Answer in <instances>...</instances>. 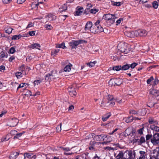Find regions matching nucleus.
I'll list each match as a JSON object with an SVG mask.
<instances>
[{
    "instance_id": "nucleus-47",
    "label": "nucleus",
    "mask_w": 159,
    "mask_h": 159,
    "mask_svg": "<svg viewBox=\"0 0 159 159\" xmlns=\"http://www.w3.org/2000/svg\"><path fill=\"white\" fill-rule=\"evenodd\" d=\"M99 11L98 9H96V8H93L92 9H91L90 10V13L93 14H95L98 11Z\"/></svg>"
},
{
    "instance_id": "nucleus-35",
    "label": "nucleus",
    "mask_w": 159,
    "mask_h": 159,
    "mask_svg": "<svg viewBox=\"0 0 159 159\" xmlns=\"http://www.w3.org/2000/svg\"><path fill=\"white\" fill-rule=\"evenodd\" d=\"M111 116L110 113H107L106 115H104L102 117V119L103 121H106Z\"/></svg>"
},
{
    "instance_id": "nucleus-2",
    "label": "nucleus",
    "mask_w": 159,
    "mask_h": 159,
    "mask_svg": "<svg viewBox=\"0 0 159 159\" xmlns=\"http://www.w3.org/2000/svg\"><path fill=\"white\" fill-rule=\"evenodd\" d=\"M135 155L134 152L128 150L123 151V159H135Z\"/></svg>"
},
{
    "instance_id": "nucleus-59",
    "label": "nucleus",
    "mask_w": 159,
    "mask_h": 159,
    "mask_svg": "<svg viewBox=\"0 0 159 159\" xmlns=\"http://www.w3.org/2000/svg\"><path fill=\"white\" fill-rule=\"evenodd\" d=\"M35 31H31L29 32V34L30 36H33L35 35Z\"/></svg>"
},
{
    "instance_id": "nucleus-62",
    "label": "nucleus",
    "mask_w": 159,
    "mask_h": 159,
    "mask_svg": "<svg viewBox=\"0 0 159 159\" xmlns=\"http://www.w3.org/2000/svg\"><path fill=\"white\" fill-rule=\"evenodd\" d=\"M137 64L135 63H133L130 65V67L131 68H134L136 66H137Z\"/></svg>"
},
{
    "instance_id": "nucleus-46",
    "label": "nucleus",
    "mask_w": 159,
    "mask_h": 159,
    "mask_svg": "<svg viewBox=\"0 0 159 159\" xmlns=\"http://www.w3.org/2000/svg\"><path fill=\"white\" fill-rule=\"evenodd\" d=\"M5 56V52L2 50L0 48V57L1 58L4 57Z\"/></svg>"
},
{
    "instance_id": "nucleus-18",
    "label": "nucleus",
    "mask_w": 159,
    "mask_h": 159,
    "mask_svg": "<svg viewBox=\"0 0 159 159\" xmlns=\"http://www.w3.org/2000/svg\"><path fill=\"white\" fill-rule=\"evenodd\" d=\"M139 152L140 155L137 159H145L146 155V152L143 151H140Z\"/></svg>"
},
{
    "instance_id": "nucleus-5",
    "label": "nucleus",
    "mask_w": 159,
    "mask_h": 159,
    "mask_svg": "<svg viewBox=\"0 0 159 159\" xmlns=\"http://www.w3.org/2000/svg\"><path fill=\"white\" fill-rule=\"evenodd\" d=\"M151 142L153 145H157L159 143V133H156L151 139Z\"/></svg>"
},
{
    "instance_id": "nucleus-53",
    "label": "nucleus",
    "mask_w": 159,
    "mask_h": 159,
    "mask_svg": "<svg viewBox=\"0 0 159 159\" xmlns=\"http://www.w3.org/2000/svg\"><path fill=\"white\" fill-rule=\"evenodd\" d=\"M41 82V81L40 80H35L34 81V86H35L36 85H38L39 84H40Z\"/></svg>"
},
{
    "instance_id": "nucleus-15",
    "label": "nucleus",
    "mask_w": 159,
    "mask_h": 159,
    "mask_svg": "<svg viewBox=\"0 0 159 159\" xmlns=\"http://www.w3.org/2000/svg\"><path fill=\"white\" fill-rule=\"evenodd\" d=\"M92 27V23L91 22H88L85 25V30L87 31V32H91V28Z\"/></svg>"
},
{
    "instance_id": "nucleus-43",
    "label": "nucleus",
    "mask_w": 159,
    "mask_h": 159,
    "mask_svg": "<svg viewBox=\"0 0 159 159\" xmlns=\"http://www.w3.org/2000/svg\"><path fill=\"white\" fill-rule=\"evenodd\" d=\"M112 4L113 6H119L123 4L122 2H112Z\"/></svg>"
},
{
    "instance_id": "nucleus-36",
    "label": "nucleus",
    "mask_w": 159,
    "mask_h": 159,
    "mask_svg": "<svg viewBox=\"0 0 159 159\" xmlns=\"http://www.w3.org/2000/svg\"><path fill=\"white\" fill-rule=\"evenodd\" d=\"M129 112L131 114H137L138 115H143L144 114V113H140V112L138 111V112L137 111H135L134 110H131Z\"/></svg>"
},
{
    "instance_id": "nucleus-45",
    "label": "nucleus",
    "mask_w": 159,
    "mask_h": 159,
    "mask_svg": "<svg viewBox=\"0 0 159 159\" xmlns=\"http://www.w3.org/2000/svg\"><path fill=\"white\" fill-rule=\"evenodd\" d=\"M24 134L23 132L20 133H17L15 136L14 137V139H19Z\"/></svg>"
},
{
    "instance_id": "nucleus-34",
    "label": "nucleus",
    "mask_w": 159,
    "mask_h": 159,
    "mask_svg": "<svg viewBox=\"0 0 159 159\" xmlns=\"http://www.w3.org/2000/svg\"><path fill=\"white\" fill-rule=\"evenodd\" d=\"M112 69L114 70H116V71L121 70V66L120 65L116 66L113 67Z\"/></svg>"
},
{
    "instance_id": "nucleus-51",
    "label": "nucleus",
    "mask_w": 159,
    "mask_h": 159,
    "mask_svg": "<svg viewBox=\"0 0 159 159\" xmlns=\"http://www.w3.org/2000/svg\"><path fill=\"white\" fill-rule=\"evenodd\" d=\"M62 124L61 123L60 124V126H58L56 128V131L57 132H59L61 131V127Z\"/></svg>"
},
{
    "instance_id": "nucleus-56",
    "label": "nucleus",
    "mask_w": 159,
    "mask_h": 159,
    "mask_svg": "<svg viewBox=\"0 0 159 159\" xmlns=\"http://www.w3.org/2000/svg\"><path fill=\"white\" fill-rule=\"evenodd\" d=\"M154 80L152 76H151L149 79H148L147 80V83L148 84L151 83V82Z\"/></svg>"
},
{
    "instance_id": "nucleus-52",
    "label": "nucleus",
    "mask_w": 159,
    "mask_h": 159,
    "mask_svg": "<svg viewBox=\"0 0 159 159\" xmlns=\"http://www.w3.org/2000/svg\"><path fill=\"white\" fill-rule=\"evenodd\" d=\"M153 7L155 8H157L158 7V4L157 2L156 1L152 3Z\"/></svg>"
},
{
    "instance_id": "nucleus-49",
    "label": "nucleus",
    "mask_w": 159,
    "mask_h": 159,
    "mask_svg": "<svg viewBox=\"0 0 159 159\" xmlns=\"http://www.w3.org/2000/svg\"><path fill=\"white\" fill-rule=\"evenodd\" d=\"M39 5V3L36 2H33L31 5V7L33 8H35L38 7V6Z\"/></svg>"
},
{
    "instance_id": "nucleus-20",
    "label": "nucleus",
    "mask_w": 159,
    "mask_h": 159,
    "mask_svg": "<svg viewBox=\"0 0 159 159\" xmlns=\"http://www.w3.org/2000/svg\"><path fill=\"white\" fill-rule=\"evenodd\" d=\"M159 93V91H158L157 90L153 89H151L150 90V94L155 96H157Z\"/></svg>"
},
{
    "instance_id": "nucleus-33",
    "label": "nucleus",
    "mask_w": 159,
    "mask_h": 159,
    "mask_svg": "<svg viewBox=\"0 0 159 159\" xmlns=\"http://www.w3.org/2000/svg\"><path fill=\"white\" fill-rule=\"evenodd\" d=\"M130 67L129 64H125L121 66V70H128Z\"/></svg>"
},
{
    "instance_id": "nucleus-22",
    "label": "nucleus",
    "mask_w": 159,
    "mask_h": 159,
    "mask_svg": "<svg viewBox=\"0 0 159 159\" xmlns=\"http://www.w3.org/2000/svg\"><path fill=\"white\" fill-rule=\"evenodd\" d=\"M83 11V8L82 7L78 8L76 11V14L77 16H79L82 14Z\"/></svg>"
},
{
    "instance_id": "nucleus-58",
    "label": "nucleus",
    "mask_w": 159,
    "mask_h": 159,
    "mask_svg": "<svg viewBox=\"0 0 159 159\" xmlns=\"http://www.w3.org/2000/svg\"><path fill=\"white\" fill-rule=\"evenodd\" d=\"M26 84L25 83H22L19 85V86L17 88V90H18L19 89L21 88H22L25 86V85Z\"/></svg>"
},
{
    "instance_id": "nucleus-9",
    "label": "nucleus",
    "mask_w": 159,
    "mask_h": 159,
    "mask_svg": "<svg viewBox=\"0 0 159 159\" xmlns=\"http://www.w3.org/2000/svg\"><path fill=\"white\" fill-rule=\"evenodd\" d=\"M19 120L16 118H12L9 120V123L7 125L10 127H14L16 125L19 123Z\"/></svg>"
},
{
    "instance_id": "nucleus-26",
    "label": "nucleus",
    "mask_w": 159,
    "mask_h": 159,
    "mask_svg": "<svg viewBox=\"0 0 159 159\" xmlns=\"http://www.w3.org/2000/svg\"><path fill=\"white\" fill-rule=\"evenodd\" d=\"M131 134V131L129 129H127L125 131V132L123 133V134L125 137L127 136L130 135Z\"/></svg>"
},
{
    "instance_id": "nucleus-64",
    "label": "nucleus",
    "mask_w": 159,
    "mask_h": 159,
    "mask_svg": "<svg viewBox=\"0 0 159 159\" xmlns=\"http://www.w3.org/2000/svg\"><path fill=\"white\" fill-rule=\"evenodd\" d=\"M5 70V67L4 66L2 65L0 66V71H2Z\"/></svg>"
},
{
    "instance_id": "nucleus-19",
    "label": "nucleus",
    "mask_w": 159,
    "mask_h": 159,
    "mask_svg": "<svg viewBox=\"0 0 159 159\" xmlns=\"http://www.w3.org/2000/svg\"><path fill=\"white\" fill-rule=\"evenodd\" d=\"M148 122L150 125H157L158 124V122L155 120L153 118H149L148 120Z\"/></svg>"
},
{
    "instance_id": "nucleus-4",
    "label": "nucleus",
    "mask_w": 159,
    "mask_h": 159,
    "mask_svg": "<svg viewBox=\"0 0 159 159\" xmlns=\"http://www.w3.org/2000/svg\"><path fill=\"white\" fill-rule=\"evenodd\" d=\"M58 77L57 72L56 70L52 71L50 73L46 75L45 80L49 81L53 80Z\"/></svg>"
},
{
    "instance_id": "nucleus-61",
    "label": "nucleus",
    "mask_w": 159,
    "mask_h": 159,
    "mask_svg": "<svg viewBox=\"0 0 159 159\" xmlns=\"http://www.w3.org/2000/svg\"><path fill=\"white\" fill-rule=\"evenodd\" d=\"M152 138V135L151 134H148L146 135V139L147 140H149Z\"/></svg>"
},
{
    "instance_id": "nucleus-48",
    "label": "nucleus",
    "mask_w": 159,
    "mask_h": 159,
    "mask_svg": "<svg viewBox=\"0 0 159 159\" xmlns=\"http://www.w3.org/2000/svg\"><path fill=\"white\" fill-rule=\"evenodd\" d=\"M133 142L134 143H137L139 145L141 144L140 142V139L137 138H135L133 139Z\"/></svg>"
},
{
    "instance_id": "nucleus-12",
    "label": "nucleus",
    "mask_w": 159,
    "mask_h": 159,
    "mask_svg": "<svg viewBox=\"0 0 159 159\" xmlns=\"http://www.w3.org/2000/svg\"><path fill=\"white\" fill-rule=\"evenodd\" d=\"M137 36H145L147 34V32L145 30L142 29L136 30Z\"/></svg>"
},
{
    "instance_id": "nucleus-27",
    "label": "nucleus",
    "mask_w": 159,
    "mask_h": 159,
    "mask_svg": "<svg viewBox=\"0 0 159 159\" xmlns=\"http://www.w3.org/2000/svg\"><path fill=\"white\" fill-rule=\"evenodd\" d=\"M133 120V117L132 116H130L127 118H125L123 119V120L127 123L131 122Z\"/></svg>"
},
{
    "instance_id": "nucleus-16",
    "label": "nucleus",
    "mask_w": 159,
    "mask_h": 159,
    "mask_svg": "<svg viewBox=\"0 0 159 159\" xmlns=\"http://www.w3.org/2000/svg\"><path fill=\"white\" fill-rule=\"evenodd\" d=\"M105 135L102 134L99 135H96L95 139V140L98 141L105 142Z\"/></svg>"
},
{
    "instance_id": "nucleus-50",
    "label": "nucleus",
    "mask_w": 159,
    "mask_h": 159,
    "mask_svg": "<svg viewBox=\"0 0 159 159\" xmlns=\"http://www.w3.org/2000/svg\"><path fill=\"white\" fill-rule=\"evenodd\" d=\"M16 52L15 48L13 47H11L9 50V52L11 54H13Z\"/></svg>"
},
{
    "instance_id": "nucleus-1",
    "label": "nucleus",
    "mask_w": 159,
    "mask_h": 159,
    "mask_svg": "<svg viewBox=\"0 0 159 159\" xmlns=\"http://www.w3.org/2000/svg\"><path fill=\"white\" fill-rule=\"evenodd\" d=\"M129 47V45L125 43H120L117 46L118 49L125 54L128 53L130 51Z\"/></svg>"
},
{
    "instance_id": "nucleus-37",
    "label": "nucleus",
    "mask_w": 159,
    "mask_h": 159,
    "mask_svg": "<svg viewBox=\"0 0 159 159\" xmlns=\"http://www.w3.org/2000/svg\"><path fill=\"white\" fill-rule=\"evenodd\" d=\"M22 74H24V71H22L21 72H18L16 73V76L18 78H20L22 76Z\"/></svg>"
},
{
    "instance_id": "nucleus-44",
    "label": "nucleus",
    "mask_w": 159,
    "mask_h": 159,
    "mask_svg": "<svg viewBox=\"0 0 159 159\" xmlns=\"http://www.w3.org/2000/svg\"><path fill=\"white\" fill-rule=\"evenodd\" d=\"M96 63L97 61H94L93 62H91L89 63H87V65L89 67H92L94 66Z\"/></svg>"
},
{
    "instance_id": "nucleus-42",
    "label": "nucleus",
    "mask_w": 159,
    "mask_h": 159,
    "mask_svg": "<svg viewBox=\"0 0 159 159\" xmlns=\"http://www.w3.org/2000/svg\"><path fill=\"white\" fill-rule=\"evenodd\" d=\"M28 93L30 96L32 95L34 96L37 95H39L40 94V92L39 91L35 93H33V94H32V93L30 91H29L28 92Z\"/></svg>"
},
{
    "instance_id": "nucleus-6",
    "label": "nucleus",
    "mask_w": 159,
    "mask_h": 159,
    "mask_svg": "<svg viewBox=\"0 0 159 159\" xmlns=\"http://www.w3.org/2000/svg\"><path fill=\"white\" fill-rule=\"evenodd\" d=\"M83 42H86V41L82 40H79L77 41H73L70 42L69 43V45L71 47L72 49L76 48V47L80 44L83 43Z\"/></svg>"
},
{
    "instance_id": "nucleus-57",
    "label": "nucleus",
    "mask_w": 159,
    "mask_h": 159,
    "mask_svg": "<svg viewBox=\"0 0 159 159\" xmlns=\"http://www.w3.org/2000/svg\"><path fill=\"white\" fill-rule=\"evenodd\" d=\"M143 130H144V128L143 127L141 128L138 131V133L140 134H143Z\"/></svg>"
},
{
    "instance_id": "nucleus-29",
    "label": "nucleus",
    "mask_w": 159,
    "mask_h": 159,
    "mask_svg": "<svg viewBox=\"0 0 159 159\" xmlns=\"http://www.w3.org/2000/svg\"><path fill=\"white\" fill-rule=\"evenodd\" d=\"M32 155V154L30 153H25L24 154V158L26 159L27 158L28 159H30L31 158V156Z\"/></svg>"
},
{
    "instance_id": "nucleus-10",
    "label": "nucleus",
    "mask_w": 159,
    "mask_h": 159,
    "mask_svg": "<svg viewBox=\"0 0 159 159\" xmlns=\"http://www.w3.org/2000/svg\"><path fill=\"white\" fill-rule=\"evenodd\" d=\"M113 98L112 97H111V98L110 99V101H108L107 103H109V104L108 105H107L105 103V102L102 101L101 103V105L100 106L101 107H108L109 106H112L114 105L115 103V102L114 101V100H113Z\"/></svg>"
},
{
    "instance_id": "nucleus-54",
    "label": "nucleus",
    "mask_w": 159,
    "mask_h": 159,
    "mask_svg": "<svg viewBox=\"0 0 159 159\" xmlns=\"http://www.w3.org/2000/svg\"><path fill=\"white\" fill-rule=\"evenodd\" d=\"M140 144L144 143L145 142V140L144 137H141L140 139Z\"/></svg>"
},
{
    "instance_id": "nucleus-31",
    "label": "nucleus",
    "mask_w": 159,
    "mask_h": 159,
    "mask_svg": "<svg viewBox=\"0 0 159 159\" xmlns=\"http://www.w3.org/2000/svg\"><path fill=\"white\" fill-rule=\"evenodd\" d=\"M10 138V134H7L6 136L3 137L1 140L2 142L8 140Z\"/></svg>"
},
{
    "instance_id": "nucleus-38",
    "label": "nucleus",
    "mask_w": 159,
    "mask_h": 159,
    "mask_svg": "<svg viewBox=\"0 0 159 159\" xmlns=\"http://www.w3.org/2000/svg\"><path fill=\"white\" fill-rule=\"evenodd\" d=\"M56 47L57 48H61L63 49H65L66 48L65 46V43H62L60 44H57L56 45Z\"/></svg>"
},
{
    "instance_id": "nucleus-41",
    "label": "nucleus",
    "mask_w": 159,
    "mask_h": 159,
    "mask_svg": "<svg viewBox=\"0 0 159 159\" xmlns=\"http://www.w3.org/2000/svg\"><path fill=\"white\" fill-rule=\"evenodd\" d=\"M115 80L116 86L120 85L121 84L122 82V80H121L120 79H115Z\"/></svg>"
},
{
    "instance_id": "nucleus-17",
    "label": "nucleus",
    "mask_w": 159,
    "mask_h": 159,
    "mask_svg": "<svg viewBox=\"0 0 159 159\" xmlns=\"http://www.w3.org/2000/svg\"><path fill=\"white\" fill-rule=\"evenodd\" d=\"M40 44L39 43H37L32 44L30 46V48L33 49L36 48L38 49L39 50H40Z\"/></svg>"
},
{
    "instance_id": "nucleus-14",
    "label": "nucleus",
    "mask_w": 159,
    "mask_h": 159,
    "mask_svg": "<svg viewBox=\"0 0 159 159\" xmlns=\"http://www.w3.org/2000/svg\"><path fill=\"white\" fill-rule=\"evenodd\" d=\"M45 16L46 20L49 21L55 20L56 18V16L51 13L48 14Z\"/></svg>"
},
{
    "instance_id": "nucleus-32",
    "label": "nucleus",
    "mask_w": 159,
    "mask_h": 159,
    "mask_svg": "<svg viewBox=\"0 0 159 159\" xmlns=\"http://www.w3.org/2000/svg\"><path fill=\"white\" fill-rule=\"evenodd\" d=\"M116 159H123V151H120L119 153L116 157Z\"/></svg>"
},
{
    "instance_id": "nucleus-7",
    "label": "nucleus",
    "mask_w": 159,
    "mask_h": 159,
    "mask_svg": "<svg viewBox=\"0 0 159 159\" xmlns=\"http://www.w3.org/2000/svg\"><path fill=\"white\" fill-rule=\"evenodd\" d=\"M103 31V29L101 25L99 26H93L91 28V32L93 33H97Z\"/></svg>"
},
{
    "instance_id": "nucleus-24",
    "label": "nucleus",
    "mask_w": 159,
    "mask_h": 159,
    "mask_svg": "<svg viewBox=\"0 0 159 159\" xmlns=\"http://www.w3.org/2000/svg\"><path fill=\"white\" fill-rule=\"evenodd\" d=\"M67 9V5L66 4H64L62 5L61 7L59 8V11L61 12L66 10Z\"/></svg>"
},
{
    "instance_id": "nucleus-60",
    "label": "nucleus",
    "mask_w": 159,
    "mask_h": 159,
    "mask_svg": "<svg viewBox=\"0 0 159 159\" xmlns=\"http://www.w3.org/2000/svg\"><path fill=\"white\" fill-rule=\"evenodd\" d=\"M59 51V50H55L53 52H52V55L53 56H55Z\"/></svg>"
},
{
    "instance_id": "nucleus-30",
    "label": "nucleus",
    "mask_w": 159,
    "mask_h": 159,
    "mask_svg": "<svg viewBox=\"0 0 159 159\" xmlns=\"http://www.w3.org/2000/svg\"><path fill=\"white\" fill-rule=\"evenodd\" d=\"M109 84L111 86H116L115 79L110 80L109 82Z\"/></svg>"
},
{
    "instance_id": "nucleus-55",
    "label": "nucleus",
    "mask_w": 159,
    "mask_h": 159,
    "mask_svg": "<svg viewBox=\"0 0 159 159\" xmlns=\"http://www.w3.org/2000/svg\"><path fill=\"white\" fill-rule=\"evenodd\" d=\"M16 134L17 131L14 130H11L10 133V134L12 135L15 136Z\"/></svg>"
},
{
    "instance_id": "nucleus-40",
    "label": "nucleus",
    "mask_w": 159,
    "mask_h": 159,
    "mask_svg": "<svg viewBox=\"0 0 159 159\" xmlns=\"http://www.w3.org/2000/svg\"><path fill=\"white\" fill-rule=\"evenodd\" d=\"M5 31L6 33L10 34H11L13 30V29L11 28H6L5 29Z\"/></svg>"
},
{
    "instance_id": "nucleus-63",
    "label": "nucleus",
    "mask_w": 159,
    "mask_h": 159,
    "mask_svg": "<svg viewBox=\"0 0 159 159\" xmlns=\"http://www.w3.org/2000/svg\"><path fill=\"white\" fill-rule=\"evenodd\" d=\"M62 149L66 152L69 151L70 150V149L68 148H62Z\"/></svg>"
},
{
    "instance_id": "nucleus-23",
    "label": "nucleus",
    "mask_w": 159,
    "mask_h": 159,
    "mask_svg": "<svg viewBox=\"0 0 159 159\" xmlns=\"http://www.w3.org/2000/svg\"><path fill=\"white\" fill-rule=\"evenodd\" d=\"M150 128L152 130L159 132V127L157 126H156L155 125H151L150 126Z\"/></svg>"
},
{
    "instance_id": "nucleus-11",
    "label": "nucleus",
    "mask_w": 159,
    "mask_h": 159,
    "mask_svg": "<svg viewBox=\"0 0 159 159\" xmlns=\"http://www.w3.org/2000/svg\"><path fill=\"white\" fill-rule=\"evenodd\" d=\"M69 93L70 95L72 97L75 96L77 93L75 90V87L73 86H71L68 89Z\"/></svg>"
},
{
    "instance_id": "nucleus-3",
    "label": "nucleus",
    "mask_w": 159,
    "mask_h": 159,
    "mask_svg": "<svg viewBox=\"0 0 159 159\" xmlns=\"http://www.w3.org/2000/svg\"><path fill=\"white\" fill-rule=\"evenodd\" d=\"M116 18L115 16L110 14L104 15L103 16V18L106 20V22L109 25L113 24L115 22V19Z\"/></svg>"
},
{
    "instance_id": "nucleus-28",
    "label": "nucleus",
    "mask_w": 159,
    "mask_h": 159,
    "mask_svg": "<svg viewBox=\"0 0 159 159\" xmlns=\"http://www.w3.org/2000/svg\"><path fill=\"white\" fill-rule=\"evenodd\" d=\"M72 65L70 64L68 65H66L64 68V71L65 72H69L71 70V66Z\"/></svg>"
},
{
    "instance_id": "nucleus-13",
    "label": "nucleus",
    "mask_w": 159,
    "mask_h": 159,
    "mask_svg": "<svg viewBox=\"0 0 159 159\" xmlns=\"http://www.w3.org/2000/svg\"><path fill=\"white\" fill-rule=\"evenodd\" d=\"M136 30L129 31L125 33V35L130 38H134L137 36Z\"/></svg>"
},
{
    "instance_id": "nucleus-21",
    "label": "nucleus",
    "mask_w": 159,
    "mask_h": 159,
    "mask_svg": "<svg viewBox=\"0 0 159 159\" xmlns=\"http://www.w3.org/2000/svg\"><path fill=\"white\" fill-rule=\"evenodd\" d=\"M19 153L16 152L12 153L10 156V159H15L18 156Z\"/></svg>"
},
{
    "instance_id": "nucleus-25",
    "label": "nucleus",
    "mask_w": 159,
    "mask_h": 159,
    "mask_svg": "<svg viewBox=\"0 0 159 159\" xmlns=\"http://www.w3.org/2000/svg\"><path fill=\"white\" fill-rule=\"evenodd\" d=\"M158 150V148H157L153 150V153L157 158H159V151Z\"/></svg>"
},
{
    "instance_id": "nucleus-8",
    "label": "nucleus",
    "mask_w": 159,
    "mask_h": 159,
    "mask_svg": "<svg viewBox=\"0 0 159 159\" xmlns=\"http://www.w3.org/2000/svg\"><path fill=\"white\" fill-rule=\"evenodd\" d=\"M116 139L113 137L109 135H105V142H102L101 143L103 145H107L110 142L115 141Z\"/></svg>"
},
{
    "instance_id": "nucleus-39",
    "label": "nucleus",
    "mask_w": 159,
    "mask_h": 159,
    "mask_svg": "<svg viewBox=\"0 0 159 159\" xmlns=\"http://www.w3.org/2000/svg\"><path fill=\"white\" fill-rule=\"evenodd\" d=\"M21 37L22 36L20 34L15 35L12 36L11 39L12 40H17L20 39Z\"/></svg>"
}]
</instances>
